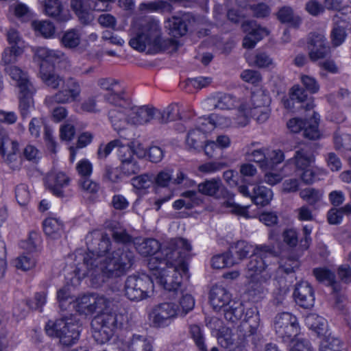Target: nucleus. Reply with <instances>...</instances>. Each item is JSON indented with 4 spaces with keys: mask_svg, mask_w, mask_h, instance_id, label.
<instances>
[{
    "mask_svg": "<svg viewBox=\"0 0 351 351\" xmlns=\"http://www.w3.org/2000/svg\"><path fill=\"white\" fill-rule=\"evenodd\" d=\"M88 252L83 255V263L77 266V272L83 277L89 276L95 287L102 285L107 279L121 277L132 267L135 256L126 246L111 253L110 238L99 230L90 232L86 237Z\"/></svg>",
    "mask_w": 351,
    "mask_h": 351,
    "instance_id": "nucleus-1",
    "label": "nucleus"
},
{
    "mask_svg": "<svg viewBox=\"0 0 351 351\" xmlns=\"http://www.w3.org/2000/svg\"><path fill=\"white\" fill-rule=\"evenodd\" d=\"M95 313H100L91 322L93 337L99 344L109 341L118 330L128 326L129 317L123 309L115 311L114 302L103 295L95 294Z\"/></svg>",
    "mask_w": 351,
    "mask_h": 351,
    "instance_id": "nucleus-2",
    "label": "nucleus"
},
{
    "mask_svg": "<svg viewBox=\"0 0 351 351\" xmlns=\"http://www.w3.org/2000/svg\"><path fill=\"white\" fill-rule=\"evenodd\" d=\"M176 40L172 38H164L160 21L152 17L140 20L138 31L131 38L129 45L138 51L156 53L174 46Z\"/></svg>",
    "mask_w": 351,
    "mask_h": 351,
    "instance_id": "nucleus-3",
    "label": "nucleus"
},
{
    "mask_svg": "<svg viewBox=\"0 0 351 351\" xmlns=\"http://www.w3.org/2000/svg\"><path fill=\"white\" fill-rule=\"evenodd\" d=\"M221 311H223L224 318L231 323H237L245 313L244 319L238 328L241 336L250 337L256 332L260 319L258 312L253 308H247L245 312L243 303L232 300Z\"/></svg>",
    "mask_w": 351,
    "mask_h": 351,
    "instance_id": "nucleus-4",
    "label": "nucleus"
},
{
    "mask_svg": "<svg viewBox=\"0 0 351 351\" xmlns=\"http://www.w3.org/2000/svg\"><path fill=\"white\" fill-rule=\"evenodd\" d=\"M45 330L48 336L59 339L62 345L71 346L79 340L81 325L71 315H62L55 321L49 320Z\"/></svg>",
    "mask_w": 351,
    "mask_h": 351,
    "instance_id": "nucleus-5",
    "label": "nucleus"
},
{
    "mask_svg": "<svg viewBox=\"0 0 351 351\" xmlns=\"http://www.w3.org/2000/svg\"><path fill=\"white\" fill-rule=\"evenodd\" d=\"M199 195L215 196L219 198L220 195L228 197L222 204L226 208H230V212L239 215L244 216L247 213L249 206H242L234 202L232 197H230L228 191L224 188L219 178L206 180L197 186Z\"/></svg>",
    "mask_w": 351,
    "mask_h": 351,
    "instance_id": "nucleus-6",
    "label": "nucleus"
},
{
    "mask_svg": "<svg viewBox=\"0 0 351 351\" xmlns=\"http://www.w3.org/2000/svg\"><path fill=\"white\" fill-rule=\"evenodd\" d=\"M153 288V280L149 276L132 275L125 280V295L131 301H141L149 297Z\"/></svg>",
    "mask_w": 351,
    "mask_h": 351,
    "instance_id": "nucleus-7",
    "label": "nucleus"
},
{
    "mask_svg": "<svg viewBox=\"0 0 351 351\" xmlns=\"http://www.w3.org/2000/svg\"><path fill=\"white\" fill-rule=\"evenodd\" d=\"M277 256L278 253L273 246L257 245L245 269L247 278H252L261 274L271 263V259Z\"/></svg>",
    "mask_w": 351,
    "mask_h": 351,
    "instance_id": "nucleus-8",
    "label": "nucleus"
},
{
    "mask_svg": "<svg viewBox=\"0 0 351 351\" xmlns=\"http://www.w3.org/2000/svg\"><path fill=\"white\" fill-rule=\"evenodd\" d=\"M62 85V88L54 95L45 98V104L49 108H52L56 104H70L75 101L80 97L82 88L77 79L69 77L64 81Z\"/></svg>",
    "mask_w": 351,
    "mask_h": 351,
    "instance_id": "nucleus-9",
    "label": "nucleus"
},
{
    "mask_svg": "<svg viewBox=\"0 0 351 351\" xmlns=\"http://www.w3.org/2000/svg\"><path fill=\"white\" fill-rule=\"evenodd\" d=\"M180 306L173 302H162L154 306L149 319L154 328H165L180 315Z\"/></svg>",
    "mask_w": 351,
    "mask_h": 351,
    "instance_id": "nucleus-10",
    "label": "nucleus"
},
{
    "mask_svg": "<svg viewBox=\"0 0 351 351\" xmlns=\"http://www.w3.org/2000/svg\"><path fill=\"white\" fill-rule=\"evenodd\" d=\"M114 0H71V7L80 21L88 25L94 19L93 10L106 11Z\"/></svg>",
    "mask_w": 351,
    "mask_h": 351,
    "instance_id": "nucleus-11",
    "label": "nucleus"
},
{
    "mask_svg": "<svg viewBox=\"0 0 351 351\" xmlns=\"http://www.w3.org/2000/svg\"><path fill=\"white\" fill-rule=\"evenodd\" d=\"M274 330L278 338L284 342H290L300 331L297 317L290 313L278 314L274 319Z\"/></svg>",
    "mask_w": 351,
    "mask_h": 351,
    "instance_id": "nucleus-12",
    "label": "nucleus"
},
{
    "mask_svg": "<svg viewBox=\"0 0 351 351\" xmlns=\"http://www.w3.org/2000/svg\"><path fill=\"white\" fill-rule=\"evenodd\" d=\"M192 250V245L189 240L184 238H174L162 247L163 253L168 260L178 265H185L184 261L186 259Z\"/></svg>",
    "mask_w": 351,
    "mask_h": 351,
    "instance_id": "nucleus-13",
    "label": "nucleus"
},
{
    "mask_svg": "<svg viewBox=\"0 0 351 351\" xmlns=\"http://www.w3.org/2000/svg\"><path fill=\"white\" fill-rule=\"evenodd\" d=\"M187 267L185 265H178L171 263L165 271L162 272L156 278V282L168 291H178L182 280V274H186Z\"/></svg>",
    "mask_w": 351,
    "mask_h": 351,
    "instance_id": "nucleus-14",
    "label": "nucleus"
},
{
    "mask_svg": "<svg viewBox=\"0 0 351 351\" xmlns=\"http://www.w3.org/2000/svg\"><path fill=\"white\" fill-rule=\"evenodd\" d=\"M0 153L5 163L13 171L21 168L23 159L21 156L19 143L8 137H2L0 142Z\"/></svg>",
    "mask_w": 351,
    "mask_h": 351,
    "instance_id": "nucleus-15",
    "label": "nucleus"
},
{
    "mask_svg": "<svg viewBox=\"0 0 351 351\" xmlns=\"http://www.w3.org/2000/svg\"><path fill=\"white\" fill-rule=\"evenodd\" d=\"M307 48L308 57L313 62L326 58L330 53V45L321 33L314 32L309 35Z\"/></svg>",
    "mask_w": 351,
    "mask_h": 351,
    "instance_id": "nucleus-16",
    "label": "nucleus"
},
{
    "mask_svg": "<svg viewBox=\"0 0 351 351\" xmlns=\"http://www.w3.org/2000/svg\"><path fill=\"white\" fill-rule=\"evenodd\" d=\"M269 98L262 92L254 93L251 96V106L247 112L258 123L265 122L270 115Z\"/></svg>",
    "mask_w": 351,
    "mask_h": 351,
    "instance_id": "nucleus-17",
    "label": "nucleus"
},
{
    "mask_svg": "<svg viewBox=\"0 0 351 351\" xmlns=\"http://www.w3.org/2000/svg\"><path fill=\"white\" fill-rule=\"evenodd\" d=\"M69 177L62 171H51L45 178V184L50 192L58 197L69 195L67 188L70 184Z\"/></svg>",
    "mask_w": 351,
    "mask_h": 351,
    "instance_id": "nucleus-18",
    "label": "nucleus"
},
{
    "mask_svg": "<svg viewBox=\"0 0 351 351\" xmlns=\"http://www.w3.org/2000/svg\"><path fill=\"white\" fill-rule=\"evenodd\" d=\"M238 191L244 197H250L254 204L261 207L269 204L273 197L272 191L261 185L254 186L252 193L245 185L239 186Z\"/></svg>",
    "mask_w": 351,
    "mask_h": 351,
    "instance_id": "nucleus-19",
    "label": "nucleus"
},
{
    "mask_svg": "<svg viewBox=\"0 0 351 351\" xmlns=\"http://www.w3.org/2000/svg\"><path fill=\"white\" fill-rule=\"evenodd\" d=\"M293 297L296 304L304 308H311L314 305V291L307 281H301L296 284Z\"/></svg>",
    "mask_w": 351,
    "mask_h": 351,
    "instance_id": "nucleus-20",
    "label": "nucleus"
},
{
    "mask_svg": "<svg viewBox=\"0 0 351 351\" xmlns=\"http://www.w3.org/2000/svg\"><path fill=\"white\" fill-rule=\"evenodd\" d=\"M295 102L300 104V108H304L306 110H311L315 106L313 98L308 97L306 91L299 85H294L291 88L289 99L285 101L284 105L287 108H292Z\"/></svg>",
    "mask_w": 351,
    "mask_h": 351,
    "instance_id": "nucleus-21",
    "label": "nucleus"
},
{
    "mask_svg": "<svg viewBox=\"0 0 351 351\" xmlns=\"http://www.w3.org/2000/svg\"><path fill=\"white\" fill-rule=\"evenodd\" d=\"M243 27L245 32H248L243 42V46L245 48L254 47L257 42L268 34V31L258 25L255 21L245 22Z\"/></svg>",
    "mask_w": 351,
    "mask_h": 351,
    "instance_id": "nucleus-22",
    "label": "nucleus"
},
{
    "mask_svg": "<svg viewBox=\"0 0 351 351\" xmlns=\"http://www.w3.org/2000/svg\"><path fill=\"white\" fill-rule=\"evenodd\" d=\"M4 71L16 82V86L19 88V92L31 91L33 88H35L27 72L21 68L14 65H8L5 66Z\"/></svg>",
    "mask_w": 351,
    "mask_h": 351,
    "instance_id": "nucleus-23",
    "label": "nucleus"
},
{
    "mask_svg": "<svg viewBox=\"0 0 351 351\" xmlns=\"http://www.w3.org/2000/svg\"><path fill=\"white\" fill-rule=\"evenodd\" d=\"M129 120L130 125H143L152 120L156 121V109L148 106L130 107Z\"/></svg>",
    "mask_w": 351,
    "mask_h": 351,
    "instance_id": "nucleus-24",
    "label": "nucleus"
},
{
    "mask_svg": "<svg viewBox=\"0 0 351 351\" xmlns=\"http://www.w3.org/2000/svg\"><path fill=\"white\" fill-rule=\"evenodd\" d=\"M130 113V106L114 108L108 111V120L114 130L119 132L130 124L128 116Z\"/></svg>",
    "mask_w": 351,
    "mask_h": 351,
    "instance_id": "nucleus-25",
    "label": "nucleus"
},
{
    "mask_svg": "<svg viewBox=\"0 0 351 351\" xmlns=\"http://www.w3.org/2000/svg\"><path fill=\"white\" fill-rule=\"evenodd\" d=\"M231 293L223 287L215 285L210 291V303L215 311H221L232 300Z\"/></svg>",
    "mask_w": 351,
    "mask_h": 351,
    "instance_id": "nucleus-26",
    "label": "nucleus"
},
{
    "mask_svg": "<svg viewBox=\"0 0 351 351\" xmlns=\"http://www.w3.org/2000/svg\"><path fill=\"white\" fill-rule=\"evenodd\" d=\"M39 74L42 82L54 90L58 89L66 80L54 71L52 65L46 66L45 63L40 64Z\"/></svg>",
    "mask_w": 351,
    "mask_h": 351,
    "instance_id": "nucleus-27",
    "label": "nucleus"
},
{
    "mask_svg": "<svg viewBox=\"0 0 351 351\" xmlns=\"http://www.w3.org/2000/svg\"><path fill=\"white\" fill-rule=\"evenodd\" d=\"M173 170L166 169L158 173L154 176V183L160 187H167L171 183L174 184H182L184 180H186V176L182 171H178L176 178L172 177Z\"/></svg>",
    "mask_w": 351,
    "mask_h": 351,
    "instance_id": "nucleus-28",
    "label": "nucleus"
},
{
    "mask_svg": "<svg viewBox=\"0 0 351 351\" xmlns=\"http://www.w3.org/2000/svg\"><path fill=\"white\" fill-rule=\"evenodd\" d=\"M182 199H179L173 202V207L176 210L182 208L191 209L203 202V197L195 191H187L182 193Z\"/></svg>",
    "mask_w": 351,
    "mask_h": 351,
    "instance_id": "nucleus-29",
    "label": "nucleus"
},
{
    "mask_svg": "<svg viewBox=\"0 0 351 351\" xmlns=\"http://www.w3.org/2000/svg\"><path fill=\"white\" fill-rule=\"evenodd\" d=\"M235 101L231 95L223 94L207 98L204 106L209 109L230 110L235 106Z\"/></svg>",
    "mask_w": 351,
    "mask_h": 351,
    "instance_id": "nucleus-30",
    "label": "nucleus"
},
{
    "mask_svg": "<svg viewBox=\"0 0 351 351\" xmlns=\"http://www.w3.org/2000/svg\"><path fill=\"white\" fill-rule=\"evenodd\" d=\"M162 253V248L155 256H151L147 261V267L156 278L162 273L165 271L168 266H170L171 260Z\"/></svg>",
    "mask_w": 351,
    "mask_h": 351,
    "instance_id": "nucleus-31",
    "label": "nucleus"
},
{
    "mask_svg": "<svg viewBox=\"0 0 351 351\" xmlns=\"http://www.w3.org/2000/svg\"><path fill=\"white\" fill-rule=\"evenodd\" d=\"M293 158L296 169L300 171L310 167L315 160L313 152L308 145L298 149L295 153Z\"/></svg>",
    "mask_w": 351,
    "mask_h": 351,
    "instance_id": "nucleus-32",
    "label": "nucleus"
},
{
    "mask_svg": "<svg viewBox=\"0 0 351 351\" xmlns=\"http://www.w3.org/2000/svg\"><path fill=\"white\" fill-rule=\"evenodd\" d=\"M245 338L243 337V339L235 341L231 332L227 328L226 330L220 332L217 341L220 346L228 351H242Z\"/></svg>",
    "mask_w": 351,
    "mask_h": 351,
    "instance_id": "nucleus-33",
    "label": "nucleus"
},
{
    "mask_svg": "<svg viewBox=\"0 0 351 351\" xmlns=\"http://www.w3.org/2000/svg\"><path fill=\"white\" fill-rule=\"evenodd\" d=\"M36 92V88H33L31 91L25 90L19 92V109L22 119L28 117L31 111L34 108V101L33 95Z\"/></svg>",
    "mask_w": 351,
    "mask_h": 351,
    "instance_id": "nucleus-34",
    "label": "nucleus"
},
{
    "mask_svg": "<svg viewBox=\"0 0 351 351\" xmlns=\"http://www.w3.org/2000/svg\"><path fill=\"white\" fill-rule=\"evenodd\" d=\"M188 19L186 16H173L167 21L169 34L175 38L185 35L188 31Z\"/></svg>",
    "mask_w": 351,
    "mask_h": 351,
    "instance_id": "nucleus-35",
    "label": "nucleus"
},
{
    "mask_svg": "<svg viewBox=\"0 0 351 351\" xmlns=\"http://www.w3.org/2000/svg\"><path fill=\"white\" fill-rule=\"evenodd\" d=\"M95 294L84 295L77 298L73 304L76 311L81 315H89L95 313Z\"/></svg>",
    "mask_w": 351,
    "mask_h": 351,
    "instance_id": "nucleus-36",
    "label": "nucleus"
},
{
    "mask_svg": "<svg viewBox=\"0 0 351 351\" xmlns=\"http://www.w3.org/2000/svg\"><path fill=\"white\" fill-rule=\"evenodd\" d=\"M104 99L108 104L114 106V108L127 107L130 103L125 97V91L122 86L114 87L112 91L104 95Z\"/></svg>",
    "mask_w": 351,
    "mask_h": 351,
    "instance_id": "nucleus-37",
    "label": "nucleus"
},
{
    "mask_svg": "<svg viewBox=\"0 0 351 351\" xmlns=\"http://www.w3.org/2000/svg\"><path fill=\"white\" fill-rule=\"evenodd\" d=\"M43 225L45 234L53 239L60 238L63 232V223L56 218H47Z\"/></svg>",
    "mask_w": 351,
    "mask_h": 351,
    "instance_id": "nucleus-38",
    "label": "nucleus"
},
{
    "mask_svg": "<svg viewBox=\"0 0 351 351\" xmlns=\"http://www.w3.org/2000/svg\"><path fill=\"white\" fill-rule=\"evenodd\" d=\"M205 138L206 136L202 132L195 129L190 130L186 138V146L190 150L199 152L202 151Z\"/></svg>",
    "mask_w": 351,
    "mask_h": 351,
    "instance_id": "nucleus-39",
    "label": "nucleus"
},
{
    "mask_svg": "<svg viewBox=\"0 0 351 351\" xmlns=\"http://www.w3.org/2000/svg\"><path fill=\"white\" fill-rule=\"evenodd\" d=\"M135 245L137 252L144 256H155L161 249L159 242L154 239H144L141 242L135 243Z\"/></svg>",
    "mask_w": 351,
    "mask_h": 351,
    "instance_id": "nucleus-40",
    "label": "nucleus"
},
{
    "mask_svg": "<svg viewBox=\"0 0 351 351\" xmlns=\"http://www.w3.org/2000/svg\"><path fill=\"white\" fill-rule=\"evenodd\" d=\"M278 19L282 23H288L290 26L298 27L301 23V19L295 15L289 6L282 7L277 13Z\"/></svg>",
    "mask_w": 351,
    "mask_h": 351,
    "instance_id": "nucleus-41",
    "label": "nucleus"
},
{
    "mask_svg": "<svg viewBox=\"0 0 351 351\" xmlns=\"http://www.w3.org/2000/svg\"><path fill=\"white\" fill-rule=\"evenodd\" d=\"M45 12L47 15L58 21H65L67 18L62 14V5L60 0H45Z\"/></svg>",
    "mask_w": 351,
    "mask_h": 351,
    "instance_id": "nucleus-42",
    "label": "nucleus"
},
{
    "mask_svg": "<svg viewBox=\"0 0 351 351\" xmlns=\"http://www.w3.org/2000/svg\"><path fill=\"white\" fill-rule=\"evenodd\" d=\"M128 351H153L151 341L146 337L134 335L128 345Z\"/></svg>",
    "mask_w": 351,
    "mask_h": 351,
    "instance_id": "nucleus-43",
    "label": "nucleus"
},
{
    "mask_svg": "<svg viewBox=\"0 0 351 351\" xmlns=\"http://www.w3.org/2000/svg\"><path fill=\"white\" fill-rule=\"evenodd\" d=\"M319 120V114L314 112L312 118L310 120H306L303 135L305 138L310 140H316L319 138L320 132L318 130Z\"/></svg>",
    "mask_w": 351,
    "mask_h": 351,
    "instance_id": "nucleus-44",
    "label": "nucleus"
},
{
    "mask_svg": "<svg viewBox=\"0 0 351 351\" xmlns=\"http://www.w3.org/2000/svg\"><path fill=\"white\" fill-rule=\"evenodd\" d=\"M179 119L180 117L177 105H170L162 111L156 109V121L159 123H166Z\"/></svg>",
    "mask_w": 351,
    "mask_h": 351,
    "instance_id": "nucleus-45",
    "label": "nucleus"
},
{
    "mask_svg": "<svg viewBox=\"0 0 351 351\" xmlns=\"http://www.w3.org/2000/svg\"><path fill=\"white\" fill-rule=\"evenodd\" d=\"M36 56L43 60L42 63H45L46 66L47 62H53L57 60H60L63 58L64 53L60 51H56L49 49L47 47H40L36 51Z\"/></svg>",
    "mask_w": 351,
    "mask_h": 351,
    "instance_id": "nucleus-46",
    "label": "nucleus"
},
{
    "mask_svg": "<svg viewBox=\"0 0 351 351\" xmlns=\"http://www.w3.org/2000/svg\"><path fill=\"white\" fill-rule=\"evenodd\" d=\"M306 325L318 335H323L326 328V319L316 314H310L305 318Z\"/></svg>",
    "mask_w": 351,
    "mask_h": 351,
    "instance_id": "nucleus-47",
    "label": "nucleus"
},
{
    "mask_svg": "<svg viewBox=\"0 0 351 351\" xmlns=\"http://www.w3.org/2000/svg\"><path fill=\"white\" fill-rule=\"evenodd\" d=\"M139 9L141 11L171 12L173 6L167 1L159 0L142 3L139 5Z\"/></svg>",
    "mask_w": 351,
    "mask_h": 351,
    "instance_id": "nucleus-48",
    "label": "nucleus"
},
{
    "mask_svg": "<svg viewBox=\"0 0 351 351\" xmlns=\"http://www.w3.org/2000/svg\"><path fill=\"white\" fill-rule=\"evenodd\" d=\"M131 184L138 191H144L154 184V176L149 173H143L131 179Z\"/></svg>",
    "mask_w": 351,
    "mask_h": 351,
    "instance_id": "nucleus-49",
    "label": "nucleus"
},
{
    "mask_svg": "<svg viewBox=\"0 0 351 351\" xmlns=\"http://www.w3.org/2000/svg\"><path fill=\"white\" fill-rule=\"evenodd\" d=\"M32 27L45 38L53 36L56 31L55 26L49 21H34L32 22Z\"/></svg>",
    "mask_w": 351,
    "mask_h": 351,
    "instance_id": "nucleus-50",
    "label": "nucleus"
},
{
    "mask_svg": "<svg viewBox=\"0 0 351 351\" xmlns=\"http://www.w3.org/2000/svg\"><path fill=\"white\" fill-rule=\"evenodd\" d=\"M237 263V261L232 257L230 252L214 256L211 260L212 267L215 269L231 267Z\"/></svg>",
    "mask_w": 351,
    "mask_h": 351,
    "instance_id": "nucleus-51",
    "label": "nucleus"
},
{
    "mask_svg": "<svg viewBox=\"0 0 351 351\" xmlns=\"http://www.w3.org/2000/svg\"><path fill=\"white\" fill-rule=\"evenodd\" d=\"M313 272L319 282L332 286L334 290L336 289L335 276L330 270L326 268H315Z\"/></svg>",
    "mask_w": 351,
    "mask_h": 351,
    "instance_id": "nucleus-52",
    "label": "nucleus"
},
{
    "mask_svg": "<svg viewBox=\"0 0 351 351\" xmlns=\"http://www.w3.org/2000/svg\"><path fill=\"white\" fill-rule=\"evenodd\" d=\"M250 64L258 68H267L274 65L272 58L265 52L258 51L254 56L247 58Z\"/></svg>",
    "mask_w": 351,
    "mask_h": 351,
    "instance_id": "nucleus-53",
    "label": "nucleus"
},
{
    "mask_svg": "<svg viewBox=\"0 0 351 351\" xmlns=\"http://www.w3.org/2000/svg\"><path fill=\"white\" fill-rule=\"evenodd\" d=\"M62 45L68 49L77 47L80 43V35L75 29L66 31L61 38Z\"/></svg>",
    "mask_w": 351,
    "mask_h": 351,
    "instance_id": "nucleus-54",
    "label": "nucleus"
},
{
    "mask_svg": "<svg viewBox=\"0 0 351 351\" xmlns=\"http://www.w3.org/2000/svg\"><path fill=\"white\" fill-rule=\"evenodd\" d=\"M267 293L265 286L260 282H251L248 289V295L250 299L256 302L263 299Z\"/></svg>",
    "mask_w": 351,
    "mask_h": 351,
    "instance_id": "nucleus-55",
    "label": "nucleus"
},
{
    "mask_svg": "<svg viewBox=\"0 0 351 351\" xmlns=\"http://www.w3.org/2000/svg\"><path fill=\"white\" fill-rule=\"evenodd\" d=\"M233 254L237 256L239 261L246 258L251 252L254 253V250L252 245L245 241H239L232 246Z\"/></svg>",
    "mask_w": 351,
    "mask_h": 351,
    "instance_id": "nucleus-56",
    "label": "nucleus"
},
{
    "mask_svg": "<svg viewBox=\"0 0 351 351\" xmlns=\"http://www.w3.org/2000/svg\"><path fill=\"white\" fill-rule=\"evenodd\" d=\"M23 53V49L20 46L12 45L5 49L2 53L1 61L5 65H11L16 61V58Z\"/></svg>",
    "mask_w": 351,
    "mask_h": 351,
    "instance_id": "nucleus-57",
    "label": "nucleus"
},
{
    "mask_svg": "<svg viewBox=\"0 0 351 351\" xmlns=\"http://www.w3.org/2000/svg\"><path fill=\"white\" fill-rule=\"evenodd\" d=\"M300 197L306 201L309 205L314 206L319 202L322 197L320 191L313 188H306L300 192Z\"/></svg>",
    "mask_w": 351,
    "mask_h": 351,
    "instance_id": "nucleus-58",
    "label": "nucleus"
},
{
    "mask_svg": "<svg viewBox=\"0 0 351 351\" xmlns=\"http://www.w3.org/2000/svg\"><path fill=\"white\" fill-rule=\"evenodd\" d=\"M36 261L30 254H23L17 257L14 261V266L23 271H27L34 268Z\"/></svg>",
    "mask_w": 351,
    "mask_h": 351,
    "instance_id": "nucleus-59",
    "label": "nucleus"
},
{
    "mask_svg": "<svg viewBox=\"0 0 351 351\" xmlns=\"http://www.w3.org/2000/svg\"><path fill=\"white\" fill-rule=\"evenodd\" d=\"M15 197L20 206H26L31 198L28 186L25 184L17 185L15 189Z\"/></svg>",
    "mask_w": 351,
    "mask_h": 351,
    "instance_id": "nucleus-60",
    "label": "nucleus"
},
{
    "mask_svg": "<svg viewBox=\"0 0 351 351\" xmlns=\"http://www.w3.org/2000/svg\"><path fill=\"white\" fill-rule=\"evenodd\" d=\"M120 167L123 175L127 177L134 174H137L141 170L138 160L136 158L121 163L120 165Z\"/></svg>",
    "mask_w": 351,
    "mask_h": 351,
    "instance_id": "nucleus-61",
    "label": "nucleus"
},
{
    "mask_svg": "<svg viewBox=\"0 0 351 351\" xmlns=\"http://www.w3.org/2000/svg\"><path fill=\"white\" fill-rule=\"evenodd\" d=\"M190 335L199 351H208L204 343V337L200 327L197 325L190 326Z\"/></svg>",
    "mask_w": 351,
    "mask_h": 351,
    "instance_id": "nucleus-62",
    "label": "nucleus"
},
{
    "mask_svg": "<svg viewBox=\"0 0 351 351\" xmlns=\"http://www.w3.org/2000/svg\"><path fill=\"white\" fill-rule=\"evenodd\" d=\"M300 80L306 91L309 92L311 94H316L319 92L320 86L317 79L314 77L302 75Z\"/></svg>",
    "mask_w": 351,
    "mask_h": 351,
    "instance_id": "nucleus-63",
    "label": "nucleus"
},
{
    "mask_svg": "<svg viewBox=\"0 0 351 351\" xmlns=\"http://www.w3.org/2000/svg\"><path fill=\"white\" fill-rule=\"evenodd\" d=\"M298 267L299 261L298 259L294 258H288L282 261L278 267V273L279 274H282L283 273L289 274L293 273Z\"/></svg>",
    "mask_w": 351,
    "mask_h": 351,
    "instance_id": "nucleus-64",
    "label": "nucleus"
}]
</instances>
